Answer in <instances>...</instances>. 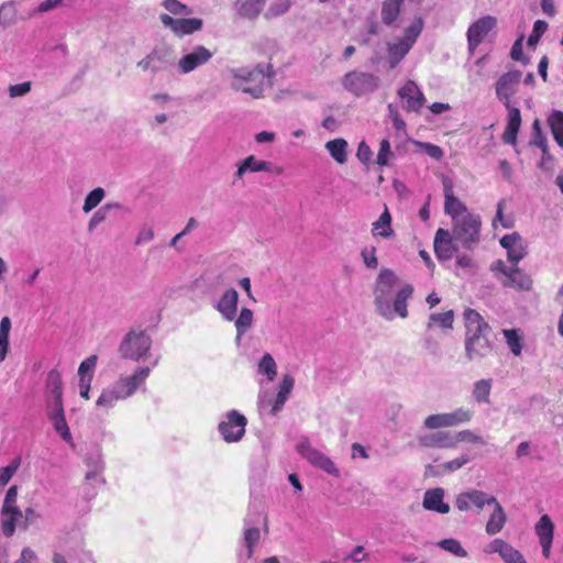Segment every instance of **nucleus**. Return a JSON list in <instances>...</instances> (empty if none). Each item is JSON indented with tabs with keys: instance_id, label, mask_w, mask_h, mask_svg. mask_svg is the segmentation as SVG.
<instances>
[{
	"instance_id": "50",
	"label": "nucleus",
	"mask_w": 563,
	"mask_h": 563,
	"mask_svg": "<svg viewBox=\"0 0 563 563\" xmlns=\"http://www.w3.org/2000/svg\"><path fill=\"white\" fill-rule=\"evenodd\" d=\"M453 439H455V446L460 442L485 444L484 439L481 435L474 433L472 430L459 431L457 433L453 434Z\"/></svg>"
},
{
	"instance_id": "22",
	"label": "nucleus",
	"mask_w": 563,
	"mask_h": 563,
	"mask_svg": "<svg viewBox=\"0 0 563 563\" xmlns=\"http://www.w3.org/2000/svg\"><path fill=\"white\" fill-rule=\"evenodd\" d=\"M398 96L406 100L407 111H418L424 103L423 93L412 80H408L399 90Z\"/></svg>"
},
{
	"instance_id": "46",
	"label": "nucleus",
	"mask_w": 563,
	"mask_h": 563,
	"mask_svg": "<svg viewBox=\"0 0 563 563\" xmlns=\"http://www.w3.org/2000/svg\"><path fill=\"white\" fill-rule=\"evenodd\" d=\"M261 539V532L258 528H247L244 530V542L247 548V556L252 558L254 553V547Z\"/></svg>"
},
{
	"instance_id": "10",
	"label": "nucleus",
	"mask_w": 563,
	"mask_h": 563,
	"mask_svg": "<svg viewBox=\"0 0 563 563\" xmlns=\"http://www.w3.org/2000/svg\"><path fill=\"white\" fill-rule=\"evenodd\" d=\"M213 53L203 45H196L185 53L177 63V71L187 75L199 67L208 64Z\"/></svg>"
},
{
	"instance_id": "44",
	"label": "nucleus",
	"mask_w": 563,
	"mask_h": 563,
	"mask_svg": "<svg viewBox=\"0 0 563 563\" xmlns=\"http://www.w3.org/2000/svg\"><path fill=\"white\" fill-rule=\"evenodd\" d=\"M15 7L13 2H4L0 5V27H7L15 21Z\"/></svg>"
},
{
	"instance_id": "57",
	"label": "nucleus",
	"mask_w": 563,
	"mask_h": 563,
	"mask_svg": "<svg viewBox=\"0 0 563 563\" xmlns=\"http://www.w3.org/2000/svg\"><path fill=\"white\" fill-rule=\"evenodd\" d=\"M18 467L19 464L13 462L10 465L0 468V486H5L11 481Z\"/></svg>"
},
{
	"instance_id": "35",
	"label": "nucleus",
	"mask_w": 563,
	"mask_h": 563,
	"mask_svg": "<svg viewBox=\"0 0 563 563\" xmlns=\"http://www.w3.org/2000/svg\"><path fill=\"white\" fill-rule=\"evenodd\" d=\"M295 380L290 375H285L279 384L278 393L273 405V412L282 409L294 388Z\"/></svg>"
},
{
	"instance_id": "54",
	"label": "nucleus",
	"mask_w": 563,
	"mask_h": 563,
	"mask_svg": "<svg viewBox=\"0 0 563 563\" xmlns=\"http://www.w3.org/2000/svg\"><path fill=\"white\" fill-rule=\"evenodd\" d=\"M22 516L3 515L1 529L5 537H12L15 532V523Z\"/></svg>"
},
{
	"instance_id": "41",
	"label": "nucleus",
	"mask_w": 563,
	"mask_h": 563,
	"mask_svg": "<svg viewBox=\"0 0 563 563\" xmlns=\"http://www.w3.org/2000/svg\"><path fill=\"white\" fill-rule=\"evenodd\" d=\"M106 191L103 188L98 187L91 190L85 198L82 211L89 213L95 209L104 198Z\"/></svg>"
},
{
	"instance_id": "40",
	"label": "nucleus",
	"mask_w": 563,
	"mask_h": 563,
	"mask_svg": "<svg viewBox=\"0 0 563 563\" xmlns=\"http://www.w3.org/2000/svg\"><path fill=\"white\" fill-rule=\"evenodd\" d=\"M492 390L490 379H481L474 384L473 396L477 402H489V395Z\"/></svg>"
},
{
	"instance_id": "8",
	"label": "nucleus",
	"mask_w": 563,
	"mask_h": 563,
	"mask_svg": "<svg viewBox=\"0 0 563 563\" xmlns=\"http://www.w3.org/2000/svg\"><path fill=\"white\" fill-rule=\"evenodd\" d=\"M378 82L377 76L357 70L347 73L342 80L343 87L357 97L375 91Z\"/></svg>"
},
{
	"instance_id": "49",
	"label": "nucleus",
	"mask_w": 563,
	"mask_h": 563,
	"mask_svg": "<svg viewBox=\"0 0 563 563\" xmlns=\"http://www.w3.org/2000/svg\"><path fill=\"white\" fill-rule=\"evenodd\" d=\"M439 547L461 558H465L467 555V552L462 548L461 543L452 538L442 540L439 543Z\"/></svg>"
},
{
	"instance_id": "58",
	"label": "nucleus",
	"mask_w": 563,
	"mask_h": 563,
	"mask_svg": "<svg viewBox=\"0 0 563 563\" xmlns=\"http://www.w3.org/2000/svg\"><path fill=\"white\" fill-rule=\"evenodd\" d=\"M297 450L298 452L303 456L306 457L309 462H311L312 464H316L317 463V453L314 452V450L310 446L309 442L307 441H301L300 443L297 444Z\"/></svg>"
},
{
	"instance_id": "34",
	"label": "nucleus",
	"mask_w": 563,
	"mask_h": 563,
	"mask_svg": "<svg viewBox=\"0 0 563 563\" xmlns=\"http://www.w3.org/2000/svg\"><path fill=\"white\" fill-rule=\"evenodd\" d=\"M554 141L560 147H563V112L552 110L547 119Z\"/></svg>"
},
{
	"instance_id": "1",
	"label": "nucleus",
	"mask_w": 563,
	"mask_h": 563,
	"mask_svg": "<svg viewBox=\"0 0 563 563\" xmlns=\"http://www.w3.org/2000/svg\"><path fill=\"white\" fill-rule=\"evenodd\" d=\"M230 88L251 96L254 99L264 97L265 89L272 87V66L256 64L253 66L233 67L228 69Z\"/></svg>"
},
{
	"instance_id": "16",
	"label": "nucleus",
	"mask_w": 563,
	"mask_h": 563,
	"mask_svg": "<svg viewBox=\"0 0 563 563\" xmlns=\"http://www.w3.org/2000/svg\"><path fill=\"white\" fill-rule=\"evenodd\" d=\"M173 63L172 53L166 47H156L137 63L142 70L156 74Z\"/></svg>"
},
{
	"instance_id": "6",
	"label": "nucleus",
	"mask_w": 563,
	"mask_h": 563,
	"mask_svg": "<svg viewBox=\"0 0 563 563\" xmlns=\"http://www.w3.org/2000/svg\"><path fill=\"white\" fill-rule=\"evenodd\" d=\"M481 218L466 213L453 221V238L466 249H472L479 241Z\"/></svg>"
},
{
	"instance_id": "62",
	"label": "nucleus",
	"mask_w": 563,
	"mask_h": 563,
	"mask_svg": "<svg viewBox=\"0 0 563 563\" xmlns=\"http://www.w3.org/2000/svg\"><path fill=\"white\" fill-rule=\"evenodd\" d=\"M372 150L371 147L364 142L362 141L360 144H358V147H357V152H356V157L362 162V163H367L371 157H372Z\"/></svg>"
},
{
	"instance_id": "59",
	"label": "nucleus",
	"mask_w": 563,
	"mask_h": 563,
	"mask_svg": "<svg viewBox=\"0 0 563 563\" xmlns=\"http://www.w3.org/2000/svg\"><path fill=\"white\" fill-rule=\"evenodd\" d=\"M468 462H470V457L466 456V455H462V456L456 457V459H454L452 461L443 463L441 465V467L445 472H454V471L461 468L462 466H464L465 464H467Z\"/></svg>"
},
{
	"instance_id": "39",
	"label": "nucleus",
	"mask_w": 563,
	"mask_h": 563,
	"mask_svg": "<svg viewBox=\"0 0 563 563\" xmlns=\"http://www.w3.org/2000/svg\"><path fill=\"white\" fill-rule=\"evenodd\" d=\"M122 205L119 202H110L99 208L90 218L88 222V231L92 232L101 222L107 219V216L112 209H121Z\"/></svg>"
},
{
	"instance_id": "11",
	"label": "nucleus",
	"mask_w": 563,
	"mask_h": 563,
	"mask_svg": "<svg viewBox=\"0 0 563 563\" xmlns=\"http://www.w3.org/2000/svg\"><path fill=\"white\" fill-rule=\"evenodd\" d=\"M522 73L520 70H510L503 74L495 84L497 99L505 106L511 104V98L517 93Z\"/></svg>"
},
{
	"instance_id": "29",
	"label": "nucleus",
	"mask_w": 563,
	"mask_h": 563,
	"mask_svg": "<svg viewBox=\"0 0 563 563\" xmlns=\"http://www.w3.org/2000/svg\"><path fill=\"white\" fill-rule=\"evenodd\" d=\"M492 505L495 506L493 514L490 515L487 523H486V533L489 536H494L499 533L506 523L507 517L503 506L496 500Z\"/></svg>"
},
{
	"instance_id": "7",
	"label": "nucleus",
	"mask_w": 563,
	"mask_h": 563,
	"mask_svg": "<svg viewBox=\"0 0 563 563\" xmlns=\"http://www.w3.org/2000/svg\"><path fill=\"white\" fill-rule=\"evenodd\" d=\"M152 341L145 331H130L119 346L121 357L140 361L151 349Z\"/></svg>"
},
{
	"instance_id": "56",
	"label": "nucleus",
	"mask_w": 563,
	"mask_h": 563,
	"mask_svg": "<svg viewBox=\"0 0 563 563\" xmlns=\"http://www.w3.org/2000/svg\"><path fill=\"white\" fill-rule=\"evenodd\" d=\"M31 91V82L24 81L16 85H11L8 88L9 96L11 98L23 97Z\"/></svg>"
},
{
	"instance_id": "18",
	"label": "nucleus",
	"mask_w": 563,
	"mask_h": 563,
	"mask_svg": "<svg viewBox=\"0 0 563 563\" xmlns=\"http://www.w3.org/2000/svg\"><path fill=\"white\" fill-rule=\"evenodd\" d=\"M493 503H496L494 496H488L486 493L476 489L462 493L456 498V507L461 511H467L473 506L483 509L485 505H492Z\"/></svg>"
},
{
	"instance_id": "36",
	"label": "nucleus",
	"mask_w": 563,
	"mask_h": 563,
	"mask_svg": "<svg viewBox=\"0 0 563 563\" xmlns=\"http://www.w3.org/2000/svg\"><path fill=\"white\" fill-rule=\"evenodd\" d=\"M402 0H385L382 5V21L386 25H394L400 12Z\"/></svg>"
},
{
	"instance_id": "61",
	"label": "nucleus",
	"mask_w": 563,
	"mask_h": 563,
	"mask_svg": "<svg viewBox=\"0 0 563 563\" xmlns=\"http://www.w3.org/2000/svg\"><path fill=\"white\" fill-rule=\"evenodd\" d=\"M387 108H388V115L391 119V121L394 123V126L397 130H402L405 128L406 123L400 118V114H399L397 108L394 104H391V103H389Z\"/></svg>"
},
{
	"instance_id": "43",
	"label": "nucleus",
	"mask_w": 563,
	"mask_h": 563,
	"mask_svg": "<svg viewBox=\"0 0 563 563\" xmlns=\"http://www.w3.org/2000/svg\"><path fill=\"white\" fill-rule=\"evenodd\" d=\"M258 372L267 376L269 380H273L277 375V365L275 360L269 353L264 354L258 363Z\"/></svg>"
},
{
	"instance_id": "26",
	"label": "nucleus",
	"mask_w": 563,
	"mask_h": 563,
	"mask_svg": "<svg viewBox=\"0 0 563 563\" xmlns=\"http://www.w3.org/2000/svg\"><path fill=\"white\" fill-rule=\"evenodd\" d=\"M434 252L439 260L446 261L453 256L454 246L449 231L439 229L434 236Z\"/></svg>"
},
{
	"instance_id": "20",
	"label": "nucleus",
	"mask_w": 563,
	"mask_h": 563,
	"mask_svg": "<svg viewBox=\"0 0 563 563\" xmlns=\"http://www.w3.org/2000/svg\"><path fill=\"white\" fill-rule=\"evenodd\" d=\"M485 552L498 553L505 563H527L523 555L503 539H494Z\"/></svg>"
},
{
	"instance_id": "24",
	"label": "nucleus",
	"mask_w": 563,
	"mask_h": 563,
	"mask_svg": "<svg viewBox=\"0 0 563 563\" xmlns=\"http://www.w3.org/2000/svg\"><path fill=\"white\" fill-rule=\"evenodd\" d=\"M505 108L507 110V124L503 133V141L506 144L514 145L516 144L517 134L521 126V113L520 110L512 104Z\"/></svg>"
},
{
	"instance_id": "51",
	"label": "nucleus",
	"mask_w": 563,
	"mask_h": 563,
	"mask_svg": "<svg viewBox=\"0 0 563 563\" xmlns=\"http://www.w3.org/2000/svg\"><path fill=\"white\" fill-rule=\"evenodd\" d=\"M430 321L440 324L444 329H452L454 322V313L452 310L441 313H432L430 316Z\"/></svg>"
},
{
	"instance_id": "19",
	"label": "nucleus",
	"mask_w": 563,
	"mask_h": 563,
	"mask_svg": "<svg viewBox=\"0 0 563 563\" xmlns=\"http://www.w3.org/2000/svg\"><path fill=\"white\" fill-rule=\"evenodd\" d=\"M45 386L47 408L63 406V382L62 375L57 369L48 372Z\"/></svg>"
},
{
	"instance_id": "45",
	"label": "nucleus",
	"mask_w": 563,
	"mask_h": 563,
	"mask_svg": "<svg viewBox=\"0 0 563 563\" xmlns=\"http://www.w3.org/2000/svg\"><path fill=\"white\" fill-rule=\"evenodd\" d=\"M290 7L289 0H271L269 7L265 12L266 19L279 16L288 11Z\"/></svg>"
},
{
	"instance_id": "64",
	"label": "nucleus",
	"mask_w": 563,
	"mask_h": 563,
	"mask_svg": "<svg viewBox=\"0 0 563 563\" xmlns=\"http://www.w3.org/2000/svg\"><path fill=\"white\" fill-rule=\"evenodd\" d=\"M14 563H37V556L33 550L25 548L22 550L20 559Z\"/></svg>"
},
{
	"instance_id": "47",
	"label": "nucleus",
	"mask_w": 563,
	"mask_h": 563,
	"mask_svg": "<svg viewBox=\"0 0 563 563\" xmlns=\"http://www.w3.org/2000/svg\"><path fill=\"white\" fill-rule=\"evenodd\" d=\"M163 7L174 15H189L192 10L178 0H164Z\"/></svg>"
},
{
	"instance_id": "60",
	"label": "nucleus",
	"mask_w": 563,
	"mask_h": 563,
	"mask_svg": "<svg viewBox=\"0 0 563 563\" xmlns=\"http://www.w3.org/2000/svg\"><path fill=\"white\" fill-rule=\"evenodd\" d=\"M530 145L541 148L544 155L549 154L548 140L544 133L532 134Z\"/></svg>"
},
{
	"instance_id": "21",
	"label": "nucleus",
	"mask_w": 563,
	"mask_h": 563,
	"mask_svg": "<svg viewBox=\"0 0 563 563\" xmlns=\"http://www.w3.org/2000/svg\"><path fill=\"white\" fill-rule=\"evenodd\" d=\"M536 533L542 547V554L545 559L550 556L554 536V525L548 515H543L536 525Z\"/></svg>"
},
{
	"instance_id": "33",
	"label": "nucleus",
	"mask_w": 563,
	"mask_h": 563,
	"mask_svg": "<svg viewBox=\"0 0 563 563\" xmlns=\"http://www.w3.org/2000/svg\"><path fill=\"white\" fill-rule=\"evenodd\" d=\"M265 0H238V13L245 19L253 20L261 13Z\"/></svg>"
},
{
	"instance_id": "31",
	"label": "nucleus",
	"mask_w": 563,
	"mask_h": 563,
	"mask_svg": "<svg viewBox=\"0 0 563 563\" xmlns=\"http://www.w3.org/2000/svg\"><path fill=\"white\" fill-rule=\"evenodd\" d=\"M372 233L374 236H380L384 239H388L394 235V230L391 228V216L387 207H385L384 212L373 223Z\"/></svg>"
},
{
	"instance_id": "42",
	"label": "nucleus",
	"mask_w": 563,
	"mask_h": 563,
	"mask_svg": "<svg viewBox=\"0 0 563 563\" xmlns=\"http://www.w3.org/2000/svg\"><path fill=\"white\" fill-rule=\"evenodd\" d=\"M253 312L249 308H243L235 320L238 339H240L252 325Z\"/></svg>"
},
{
	"instance_id": "5",
	"label": "nucleus",
	"mask_w": 563,
	"mask_h": 563,
	"mask_svg": "<svg viewBox=\"0 0 563 563\" xmlns=\"http://www.w3.org/2000/svg\"><path fill=\"white\" fill-rule=\"evenodd\" d=\"M423 29V20L418 16L405 29L402 37L387 43V59L390 68H395L409 53Z\"/></svg>"
},
{
	"instance_id": "37",
	"label": "nucleus",
	"mask_w": 563,
	"mask_h": 563,
	"mask_svg": "<svg viewBox=\"0 0 563 563\" xmlns=\"http://www.w3.org/2000/svg\"><path fill=\"white\" fill-rule=\"evenodd\" d=\"M325 148L338 164H344L347 158V142L344 139H335L327 142Z\"/></svg>"
},
{
	"instance_id": "48",
	"label": "nucleus",
	"mask_w": 563,
	"mask_h": 563,
	"mask_svg": "<svg viewBox=\"0 0 563 563\" xmlns=\"http://www.w3.org/2000/svg\"><path fill=\"white\" fill-rule=\"evenodd\" d=\"M393 157L394 152L391 151L389 141L387 139L382 140L379 144L376 163L379 166H387L389 164V159Z\"/></svg>"
},
{
	"instance_id": "53",
	"label": "nucleus",
	"mask_w": 563,
	"mask_h": 563,
	"mask_svg": "<svg viewBox=\"0 0 563 563\" xmlns=\"http://www.w3.org/2000/svg\"><path fill=\"white\" fill-rule=\"evenodd\" d=\"M96 364H97L96 355H91V356L85 358L80 363L79 368H78L79 378H88L89 375L92 376Z\"/></svg>"
},
{
	"instance_id": "32",
	"label": "nucleus",
	"mask_w": 563,
	"mask_h": 563,
	"mask_svg": "<svg viewBox=\"0 0 563 563\" xmlns=\"http://www.w3.org/2000/svg\"><path fill=\"white\" fill-rule=\"evenodd\" d=\"M125 397L114 383V385L107 387L102 390L101 395L97 399V406L103 408H113L119 400H124Z\"/></svg>"
},
{
	"instance_id": "38",
	"label": "nucleus",
	"mask_w": 563,
	"mask_h": 563,
	"mask_svg": "<svg viewBox=\"0 0 563 563\" xmlns=\"http://www.w3.org/2000/svg\"><path fill=\"white\" fill-rule=\"evenodd\" d=\"M506 343L515 356H520L523 347L522 335L519 329L503 330Z\"/></svg>"
},
{
	"instance_id": "15",
	"label": "nucleus",
	"mask_w": 563,
	"mask_h": 563,
	"mask_svg": "<svg viewBox=\"0 0 563 563\" xmlns=\"http://www.w3.org/2000/svg\"><path fill=\"white\" fill-rule=\"evenodd\" d=\"M159 20L165 27L170 29L179 37L200 31L203 24L198 18L174 19L168 14H161Z\"/></svg>"
},
{
	"instance_id": "9",
	"label": "nucleus",
	"mask_w": 563,
	"mask_h": 563,
	"mask_svg": "<svg viewBox=\"0 0 563 563\" xmlns=\"http://www.w3.org/2000/svg\"><path fill=\"white\" fill-rule=\"evenodd\" d=\"M473 411L466 408H457L448 413L430 415L424 419V427L427 429L435 430L441 428H449L466 423L471 421Z\"/></svg>"
},
{
	"instance_id": "30",
	"label": "nucleus",
	"mask_w": 563,
	"mask_h": 563,
	"mask_svg": "<svg viewBox=\"0 0 563 563\" xmlns=\"http://www.w3.org/2000/svg\"><path fill=\"white\" fill-rule=\"evenodd\" d=\"M238 308V292L234 289L227 290L218 303V310L227 320H233Z\"/></svg>"
},
{
	"instance_id": "17",
	"label": "nucleus",
	"mask_w": 563,
	"mask_h": 563,
	"mask_svg": "<svg viewBox=\"0 0 563 563\" xmlns=\"http://www.w3.org/2000/svg\"><path fill=\"white\" fill-rule=\"evenodd\" d=\"M496 20L493 16H484L474 22L467 31L468 51L474 54L475 48L495 26Z\"/></svg>"
},
{
	"instance_id": "28",
	"label": "nucleus",
	"mask_w": 563,
	"mask_h": 563,
	"mask_svg": "<svg viewBox=\"0 0 563 563\" xmlns=\"http://www.w3.org/2000/svg\"><path fill=\"white\" fill-rule=\"evenodd\" d=\"M48 418L54 424L56 432L66 441L70 440V431L66 422L64 406L48 407Z\"/></svg>"
},
{
	"instance_id": "4",
	"label": "nucleus",
	"mask_w": 563,
	"mask_h": 563,
	"mask_svg": "<svg viewBox=\"0 0 563 563\" xmlns=\"http://www.w3.org/2000/svg\"><path fill=\"white\" fill-rule=\"evenodd\" d=\"M500 245L507 250L511 266L506 268L505 264L499 261L494 264V269L503 271L510 282H523L525 276L517 267L518 262L527 254L521 236L516 232L507 234L501 238Z\"/></svg>"
},
{
	"instance_id": "25",
	"label": "nucleus",
	"mask_w": 563,
	"mask_h": 563,
	"mask_svg": "<svg viewBox=\"0 0 563 563\" xmlns=\"http://www.w3.org/2000/svg\"><path fill=\"white\" fill-rule=\"evenodd\" d=\"M273 172L271 162L257 159L254 155H250L238 164V170L234 174V181L242 180L245 173Z\"/></svg>"
},
{
	"instance_id": "12",
	"label": "nucleus",
	"mask_w": 563,
	"mask_h": 563,
	"mask_svg": "<svg viewBox=\"0 0 563 563\" xmlns=\"http://www.w3.org/2000/svg\"><path fill=\"white\" fill-rule=\"evenodd\" d=\"M246 423L243 415L232 410L228 413L227 420L220 422L218 429L225 442H236L244 435Z\"/></svg>"
},
{
	"instance_id": "3",
	"label": "nucleus",
	"mask_w": 563,
	"mask_h": 563,
	"mask_svg": "<svg viewBox=\"0 0 563 563\" xmlns=\"http://www.w3.org/2000/svg\"><path fill=\"white\" fill-rule=\"evenodd\" d=\"M412 291L413 288L410 285L395 292L393 284H377L374 294L378 313L387 320L394 319L395 314L402 319L407 318V300Z\"/></svg>"
},
{
	"instance_id": "63",
	"label": "nucleus",
	"mask_w": 563,
	"mask_h": 563,
	"mask_svg": "<svg viewBox=\"0 0 563 563\" xmlns=\"http://www.w3.org/2000/svg\"><path fill=\"white\" fill-rule=\"evenodd\" d=\"M362 257L364 263L369 268H375L377 266V258L375 255V249H365L362 251Z\"/></svg>"
},
{
	"instance_id": "14",
	"label": "nucleus",
	"mask_w": 563,
	"mask_h": 563,
	"mask_svg": "<svg viewBox=\"0 0 563 563\" xmlns=\"http://www.w3.org/2000/svg\"><path fill=\"white\" fill-rule=\"evenodd\" d=\"M150 374V367H137L131 375H121L115 384L126 399L133 396L137 389L145 386Z\"/></svg>"
},
{
	"instance_id": "2",
	"label": "nucleus",
	"mask_w": 563,
	"mask_h": 563,
	"mask_svg": "<svg viewBox=\"0 0 563 563\" xmlns=\"http://www.w3.org/2000/svg\"><path fill=\"white\" fill-rule=\"evenodd\" d=\"M465 353L470 361L481 360L490 354L493 344L488 340L487 334L490 331L489 324L484 320L482 314L472 309H465Z\"/></svg>"
},
{
	"instance_id": "13",
	"label": "nucleus",
	"mask_w": 563,
	"mask_h": 563,
	"mask_svg": "<svg viewBox=\"0 0 563 563\" xmlns=\"http://www.w3.org/2000/svg\"><path fill=\"white\" fill-rule=\"evenodd\" d=\"M441 181L444 195V212L449 214L453 221L460 219L463 214L470 213L466 205L454 195V183L452 178L442 175Z\"/></svg>"
},
{
	"instance_id": "27",
	"label": "nucleus",
	"mask_w": 563,
	"mask_h": 563,
	"mask_svg": "<svg viewBox=\"0 0 563 563\" xmlns=\"http://www.w3.org/2000/svg\"><path fill=\"white\" fill-rule=\"evenodd\" d=\"M444 492L442 488L427 490L423 497V507L439 514H448L450 506L443 503Z\"/></svg>"
},
{
	"instance_id": "55",
	"label": "nucleus",
	"mask_w": 563,
	"mask_h": 563,
	"mask_svg": "<svg viewBox=\"0 0 563 563\" xmlns=\"http://www.w3.org/2000/svg\"><path fill=\"white\" fill-rule=\"evenodd\" d=\"M416 144L421 147L427 155L435 161H440L443 157V150L438 145L424 142H416Z\"/></svg>"
},
{
	"instance_id": "23",
	"label": "nucleus",
	"mask_w": 563,
	"mask_h": 563,
	"mask_svg": "<svg viewBox=\"0 0 563 563\" xmlns=\"http://www.w3.org/2000/svg\"><path fill=\"white\" fill-rule=\"evenodd\" d=\"M418 443L422 448L452 449L455 448V439L449 431H437L419 437Z\"/></svg>"
},
{
	"instance_id": "52",
	"label": "nucleus",
	"mask_w": 563,
	"mask_h": 563,
	"mask_svg": "<svg viewBox=\"0 0 563 563\" xmlns=\"http://www.w3.org/2000/svg\"><path fill=\"white\" fill-rule=\"evenodd\" d=\"M547 29L548 23L545 21L537 20L533 24V30L528 37V45L534 46L540 41V37L544 34Z\"/></svg>"
}]
</instances>
